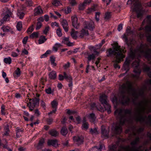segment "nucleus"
<instances>
[{
    "instance_id": "4be33fe9",
    "label": "nucleus",
    "mask_w": 151,
    "mask_h": 151,
    "mask_svg": "<svg viewBox=\"0 0 151 151\" xmlns=\"http://www.w3.org/2000/svg\"><path fill=\"white\" fill-rule=\"evenodd\" d=\"M49 134L52 136L55 137L58 136L59 134L58 132L55 129L50 130L49 131Z\"/></svg>"
},
{
    "instance_id": "cd10ccee",
    "label": "nucleus",
    "mask_w": 151,
    "mask_h": 151,
    "mask_svg": "<svg viewBox=\"0 0 151 151\" xmlns=\"http://www.w3.org/2000/svg\"><path fill=\"white\" fill-rule=\"evenodd\" d=\"M78 33V31H75V30L73 29H71L70 35L74 39H77L78 37L77 36V34Z\"/></svg>"
},
{
    "instance_id": "72a5a7b5",
    "label": "nucleus",
    "mask_w": 151,
    "mask_h": 151,
    "mask_svg": "<svg viewBox=\"0 0 151 151\" xmlns=\"http://www.w3.org/2000/svg\"><path fill=\"white\" fill-rule=\"evenodd\" d=\"M50 60L51 65L53 66H56L57 65V64L55 63V58L54 56H51L50 57Z\"/></svg>"
},
{
    "instance_id": "473e14b6",
    "label": "nucleus",
    "mask_w": 151,
    "mask_h": 151,
    "mask_svg": "<svg viewBox=\"0 0 151 151\" xmlns=\"http://www.w3.org/2000/svg\"><path fill=\"white\" fill-rule=\"evenodd\" d=\"M4 135L5 136H8L9 135L10 130L9 129V126L8 125L6 126L4 128Z\"/></svg>"
},
{
    "instance_id": "3c124183",
    "label": "nucleus",
    "mask_w": 151,
    "mask_h": 151,
    "mask_svg": "<svg viewBox=\"0 0 151 151\" xmlns=\"http://www.w3.org/2000/svg\"><path fill=\"white\" fill-rule=\"evenodd\" d=\"M42 26V24L40 22H38L37 23L36 29L37 30L40 29Z\"/></svg>"
},
{
    "instance_id": "6e6552de",
    "label": "nucleus",
    "mask_w": 151,
    "mask_h": 151,
    "mask_svg": "<svg viewBox=\"0 0 151 151\" xmlns=\"http://www.w3.org/2000/svg\"><path fill=\"white\" fill-rule=\"evenodd\" d=\"M139 61L135 60L132 63V66L134 68V72L138 75V76L133 75L132 77L136 78L137 79L139 78V76L141 72V70L139 67Z\"/></svg>"
},
{
    "instance_id": "f03ea898",
    "label": "nucleus",
    "mask_w": 151,
    "mask_h": 151,
    "mask_svg": "<svg viewBox=\"0 0 151 151\" xmlns=\"http://www.w3.org/2000/svg\"><path fill=\"white\" fill-rule=\"evenodd\" d=\"M121 88L122 90L121 91V96L122 97V99L121 103L123 105L128 106L129 104L130 99L128 97H127L125 99L126 96L124 94L126 92L129 93L130 91L133 90L132 84L130 82L128 81L122 84Z\"/></svg>"
},
{
    "instance_id": "e433bc0d",
    "label": "nucleus",
    "mask_w": 151,
    "mask_h": 151,
    "mask_svg": "<svg viewBox=\"0 0 151 151\" xmlns=\"http://www.w3.org/2000/svg\"><path fill=\"white\" fill-rule=\"evenodd\" d=\"M12 59L10 57H8L4 58V61L6 64H10L12 63Z\"/></svg>"
},
{
    "instance_id": "a878e982",
    "label": "nucleus",
    "mask_w": 151,
    "mask_h": 151,
    "mask_svg": "<svg viewBox=\"0 0 151 151\" xmlns=\"http://www.w3.org/2000/svg\"><path fill=\"white\" fill-rule=\"evenodd\" d=\"M57 76L56 73L55 71L52 70L50 72L49 75V78L51 79L54 80L56 78Z\"/></svg>"
},
{
    "instance_id": "603ef678",
    "label": "nucleus",
    "mask_w": 151,
    "mask_h": 151,
    "mask_svg": "<svg viewBox=\"0 0 151 151\" xmlns=\"http://www.w3.org/2000/svg\"><path fill=\"white\" fill-rule=\"evenodd\" d=\"M24 14L22 12H19L17 13V16L20 19H22L24 17Z\"/></svg>"
},
{
    "instance_id": "5fc2aeb1",
    "label": "nucleus",
    "mask_w": 151,
    "mask_h": 151,
    "mask_svg": "<svg viewBox=\"0 0 151 151\" xmlns=\"http://www.w3.org/2000/svg\"><path fill=\"white\" fill-rule=\"evenodd\" d=\"M45 91L46 93L47 94H51L53 92V91H52L50 87H49L47 88L46 89Z\"/></svg>"
},
{
    "instance_id": "1a4fd4ad",
    "label": "nucleus",
    "mask_w": 151,
    "mask_h": 151,
    "mask_svg": "<svg viewBox=\"0 0 151 151\" xmlns=\"http://www.w3.org/2000/svg\"><path fill=\"white\" fill-rule=\"evenodd\" d=\"M122 150H124L125 151H139V150L136 148L134 146H133L130 148L129 145L126 146L120 145L119 146V148L117 151H123Z\"/></svg>"
},
{
    "instance_id": "20e7f679",
    "label": "nucleus",
    "mask_w": 151,
    "mask_h": 151,
    "mask_svg": "<svg viewBox=\"0 0 151 151\" xmlns=\"http://www.w3.org/2000/svg\"><path fill=\"white\" fill-rule=\"evenodd\" d=\"M127 3L133 4V5L132 6L133 11L136 12L137 14V17L138 18L142 17L143 13L140 9L141 5L139 3V0H128Z\"/></svg>"
},
{
    "instance_id": "7c9ffc66",
    "label": "nucleus",
    "mask_w": 151,
    "mask_h": 151,
    "mask_svg": "<svg viewBox=\"0 0 151 151\" xmlns=\"http://www.w3.org/2000/svg\"><path fill=\"white\" fill-rule=\"evenodd\" d=\"M104 108L107 111L108 114H110L111 112V106L110 104H108V102L106 104H104Z\"/></svg>"
},
{
    "instance_id": "a211bd4d",
    "label": "nucleus",
    "mask_w": 151,
    "mask_h": 151,
    "mask_svg": "<svg viewBox=\"0 0 151 151\" xmlns=\"http://www.w3.org/2000/svg\"><path fill=\"white\" fill-rule=\"evenodd\" d=\"M99 100L102 104H106L107 102V96L104 94H102L100 96Z\"/></svg>"
},
{
    "instance_id": "4d7b16f0",
    "label": "nucleus",
    "mask_w": 151,
    "mask_h": 151,
    "mask_svg": "<svg viewBox=\"0 0 151 151\" xmlns=\"http://www.w3.org/2000/svg\"><path fill=\"white\" fill-rule=\"evenodd\" d=\"M40 106H41L44 110H45L46 108V105L45 103L42 100L40 101Z\"/></svg>"
},
{
    "instance_id": "de8ad7c7",
    "label": "nucleus",
    "mask_w": 151,
    "mask_h": 151,
    "mask_svg": "<svg viewBox=\"0 0 151 151\" xmlns=\"http://www.w3.org/2000/svg\"><path fill=\"white\" fill-rule=\"evenodd\" d=\"M5 106L4 104H2L1 107V114L4 115L6 114V113L5 112Z\"/></svg>"
},
{
    "instance_id": "4c0bfd02",
    "label": "nucleus",
    "mask_w": 151,
    "mask_h": 151,
    "mask_svg": "<svg viewBox=\"0 0 151 151\" xmlns=\"http://www.w3.org/2000/svg\"><path fill=\"white\" fill-rule=\"evenodd\" d=\"M89 118L91 122H94L96 119L95 114L93 113L90 114L89 116Z\"/></svg>"
},
{
    "instance_id": "f704fd0d",
    "label": "nucleus",
    "mask_w": 151,
    "mask_h": 151,
    "mask_svg": "<svg viewBox=\"0 0 151 151\" xmlns=\"http://www.w3.org/2000/svg\"><path fill=\"white\" fill-rule=\"evenodd\" d=\"M1 29H2V31L4 32H9L11 30V28L9 26L4 25L1 28Z\"/></svg>"
},
{
    "instance_id": "9d476101",
    "label": "nucleus",
    "mask_w": 151,
    "mask_h": 151,
    "mask_svg": "<svg viewBox=\"0 0 151 151\" xmlns=\"http://www.w3.org/2000/svg\"><path fill=\"white\" fill-rule=\"evenodd\" d=\"M89 35L88 30L84 27L78 33V36L80 38H83L85 36H88Z\"/></svg>"
},
{
    "instance_id": "39448f33",
    "label": "nucleus",
    "mask_w": 151,
    "mask_h": 151,
    "mask_svg": "<svg viewBox=\"0 0 151 151\" xmlns=\"http://www.w3.org/2000/svg\"><path fill=\"white\" fill-rule=\"evenodd\" d=\"M148 47V45L145 43L144 44H141L140 46L137 48L136 49L134 50H131L129 53V58H131L132 60H133L135 57L137 51L139 52L140 53L144 54L145 56V52L144 49Z\"/></svg>"
},
{
    "instance_id": "f3484780",
    "label": "nucleus",
    "mask_w": 151,
    "mask_h": 151,
    "mask_svg": "<svg viewBox=\"0 0 151 151\" xmlns=\"http://www.w3.org/2000/svg\"><path fill=\"white\" fill-rule=\"evenodd\" d=\"M47 145L48 146L52 145L55 147H57L58 146L57 140L56 139L49 140L47 142Z\"/></svg>"
},
{
    "instance_id": "13d9d810",
    "label": "nucleus",
    "mask_w": 151,
    "mask_h": 151,
    "mask_svg": "<svg viewBox=\"0 0 151 151\" xmlns=\"http://www.w3.org/2000/svg\"><path fill=\"white\" fill-rule=\"evenodd\" d=\"M86 6V4L83 2L82 4H80L79 6V10H83Z\"/></svg>"
},
{
    "instance_id": "412c9836",
    "label": "nucleus",
    "mask_w": 151,
    "mask_h": 151,
    "mask_svg": "<svg viewBox=\"0 0 151 151\" xmlns=\"http://www.w3.org/2000/svg\"><path fill=\"white\" fill-rule=\"evenodd\" d=\"M151 101L148 99H145L143 101H141L138 104V106H140L141 105V104L147 106L148 103H150Z\"/></svg>"
},
{
    "instance_id": "c756f323",
    "label": "nucleus",
    "mask_w": 151,
    "mask_h": 151,
    "mask_svg": "<svg viewBox=\"0 0 151 151\" xmlns=\"http://www.w3.org/2000/svg\"><path fill=\"white\" fill-rule=\"evenodd\" d=\"M52 107L53 109L57 110V109L58 105V103L56 100H54L51 103Z\"/></svg>"
},
{
    "instance_id": "e2e57ef3",
    "label": "nucleus",
    "mask_w": 151,
    "mask_h": 151,
    "mask_svg": "<svg viewBox=\"0 0 151 151\" xmlns=\"http://www.w3.org/2000/svg\"><path fill=\"white\" fill-rule=\"evenodd\" d=\"M50 29V27L49 26L46 27L44 30H43V33L46 35H47L48 32L49 31Z\"/></svg>"
},
{
    "instance_id": "052dcab7",
    "label": "nucleus",
    "mask_w": 151,
    "mask_h": 151,
    "mask_svg": "<svg viewBox=\"0 0 151 151\" xmlns=\"http://www.w3.org/2000/svg\"><path fill=\"white\" fill-rule=\"evenodd\" d=\"M60 46V44L56 43L55 44V46L53 47V50L55 52H57L58 50V48Z\"/></svg>"
},
{
    "instance_id": "2f4dec72",
    "label": "nucleus",
    "mask_w": 151,
    "mask_h": 151,
    "mask_svg": "<svg viewBox=\"0 0 151 151\" xmlns=\"http://www.w3.org/2000/svg\"><path fill=\"white\" fill-rule=\"evenodd\" d=\"M47 40L45 36L43 35L41 36L39 39L38 40V43L40 44L44 43Z\"/></svg>"
},
{
    "instance_id": "774afa93",
    "label": "nucleus",
    "mask_w": 151,
    "mask_h": 151,
    "mask_svg": "<svg viewBox=\"0 0 151 151\" xmlns=\"http://www.w3.org/2000/svg\"><path fill=\"white\" fill-rule=\"evenodd\" d=\"M34 30L33 25H32L30 27H29L27 30L28 33L32 32Z\"/></svg>"
},
{
    "instance_id": "5701e85b",
    "label": "nucleus",
    "mask_w": 151,
    "mask_h": 151,
    "mask_svg": "<svg viewBox=\"0 0 151 151\" xmlns=\"http://www.w3.org/2000/svg\"><path fill=\"white\" fill-rule=\"evenodd\" d=\"M101 131L102 134L103 136L107 138L108 137L109 131L106 130L103 126L101 127Z\"/></svg>"
},
{
    "instance_id": "6e6d98bb",
    "label": "nucleus",
    "mask_w": 151,
    "mask_h": 151,
    "mask_svg": "<svg viewBox=\"0 0 151 151\" xmlns=\"http://www.w3.org/2000/svg\"><path fill=\"white\" fill-rule=\"evenodd\" d=\"M100 14V12H96V13L95 19L97 22H98L99 21Z\"/></svg>"
},
{
    "instance_id": "393cba45",
    "label": "nucleus",
    "mask_w": 151,
    "mask_h": 151,
    "mask_svg": "<svg viewBox=\"0 0 151 151\" xmlns=\"http://www.w3.org/2000/svg\"><path fill=\"white\" fill-rule=\"evenodd\" d=\"M139 141V137H137L135 138L134 140L132 141L130 143V145L133 146H134V145H136L137 144ZM137 149L135 146H134ZM141 147L139 146L138 148H137V149H138L139 150L140 148Z\"/></svg>"
},
{
    "instance_id": "58836bf2",
    "label": "nucleus",
    "mask_w": 151,
    "mask_h": 151,
    "mask_svg": "<svg viewBox=\"0 0 151 151\" xmlns=\"http://www.w3.org/2000/svg\"><path fill=\"white\" fill-rule=\"evenodd\" d=\"M86 27V29H92L94 27V23L92 22H91L88 24L85 27Z\"/></svg>"
},
{
    "instance_id": "a19ab883",
    "label": "nucleus",
    "mask_w": 151,
    "mask_h": 151,
    "mask_svg": "<svg viewBox=\"0 0 151 151\" xmlns=\"http://www.w3.org/2000/svg\"><path fill=\"white\" fill-rule=\"evenodd\" d=\"M39 33L37 32H34L29 35V37L31 38H37L38 37Z\"/></svg>"
},
{
    "instance_id": "bf43d9fd",
    "label": "nucleus",
    "mask_w": 151,
    "mask_h": 151,
    "mask_svg": "<svg viewBox=\"0 0 151 151\" xmlns=\"http://www.w3.org/2000/svg\"><path fill=\"white\" fill-rule=\"evenodd\" d=\"M148 121L146 122V123L149 125H151V114L149 115L147 117V119Z\"/></svg>"
},
{
    "instance_id": "c03bdc74",
    "label": "nucleus",
    "mask_w": 151,
    "mask_h": 151,
    "mask_svg": "<svg viewBox=\"0 0 151 151\" xmlns=\"http://www.w3.org/2000/svg\"><path fill=\"white\" fill-rule=\"evenodd\" d=\"M56 33L58 36L59 37L62 36L63 34L62 32V30L61 28L59 27L56 30Z\"/></svg>"
},
{
    "instance_id": "a18cd8bd",
    "label": "nucleus",
    "mask_w": 151,
    "mask_h": 151,
    "mask_svg": "<svg viewBox=\"0 0 151 151\" xmlns=\"http://www.w3.org/2000/svg\"><path fill=\"white\" fill-rule=\"evenodd\" d=\"M89 124L87 122H83L82 125L83 129L85 130H87L88 128Z\"/></svg>"
},
{
    "instance_id": "9b49d317",
    "label": "nucleus",
    "mask_w": 151,
    "mask_h": 151,
    "mask_svg": "<svg viewBox=\"0 0 151 151\" xmlns=\"http://www.w3.org/2000/svg\"><path fill=\"white\" fill-rule=\"evenodd\" d=\"M6 14L4 16L3 19L1 20L0 22L1 25L4 23V21L9 20L10 17L12 15V13L10 10L8 9H7L6 11Z\"/></svg>"
},
{
    "instance_id": "864d4df0",
    "label": "nucleus",
    "mask_w": 151,
    "mask_h": 151,
    "mask_svg": "<svg viewBox=\"0 0 151 151\" xmlns=\"http://www.w3.org/2000/svg\"><path fill=\"white\" fill-rule=\"evenodd\" d=\"M95 11H96V10L95 7H93L90 8L88 9L87 11V14H90Z\"/></svg>"
},
{
    "instance_id": "79ce46f5",
    "label": "nucleus",
    "mask_w": 151,
    "mask_h": 151,
    "mask_svg": "<svg viewBox=\"0 0 151 151\" xmlns=\"http://www.w3.org/2000/svg\"><path fill=\"white\" fill-rule=\"evenodd\" d=\"M22 22H18L17 24L16 27L17 29L20 31L21 30L22 28Z\"/></svg>"
},
{
    "instance_id": "f8f14e48",
    "label": "nucleus",
    "mask_w": 151,
    "mask_h": 151,
    "mask_svg": "<svg viewBox=\"0 0 151 151\" xmlns=\"http://www.w3.org/2000/svg\"><path fill=\"white\" fill-rule=\"evenodd\" d=\"M74 142L79 146L83 144V137L82 136H75L73 137Z\"/></svg>"
},
{
    "instance_id": "2eb2a0df",
    "label": "nucleus",
    "mask_w": 151,
    "mask_h": 151,
    "mask_svg": "<svg viewBox=\"0 0 151 151\" xmlns=\"http://www.w3.org/2000/svg\"><path fill=\"white\" fill-rule=\"evenodd\" d=\"M131 62V60L129 58H126L123 65V67L125 70L127 71L129 70V65Z\"/></svg>"
},
{
    "instance_id": "dca6fc26",
    "label": "nucleus",
    "mask_w": 151,
    "mask_h": 151,
    "mask_svg": "<svg viewBox=\"0 0 151 151\" xmlns=\"http://www.w3.org/2000/svg\"><path fill=\"white\" fill-rule=\"evenodd\" d=\"M61 24L64 31L67 32L68 31L69 26L67 20L63 19L61 22Z\"/></svg>"
},
{
    "instance_id": "ddd939ff",
    "label": "nucleus",
    "mask_w": 151,
    "mask_h": 151,
    "mask_svg": "<svg viewBox=\"0 0 151 151\" xmlns=\"http://www.w3.org/2000/svg\"><path fill=\"white\" fill-rule=\"evenodd\" d=\"M72 26L75 28L78 29L80 27V24L78 22V18L76 16L74 15L71 17Z\"/></svg>"
},
{
    "instance_id": "423d86ee",
    "label": "nucleus",
    "mask_w": 151,
    "mask_h": 151,
    "mask_svg": "<svg viewBox=\"0 0 151 151\" xmlns=\"http://www.w3.org/2000/svg\"><path fill=\"white\" fill-rule=\"evenodd\" d=\"M137 110V116L135 117V120L137 122H144L145 120V118L146 116L145 117L143 116L141 114L142 113H144L146 110V109L147 106H144L143 104H141L140 106H139Z\"/></svg>"
},
{
    "instance_id": "7ed1b4c3",
    "label": "nucleus",
    "mask_w": 151,
    "mask_h": 151,
    "mask_svg": "<svg viewBox=\"0 0 151 151\" xmlns=\"http://www.w3.org/2000/svg\"><path fill=\"white\" fill-rule=\"evenodd\" d=\"M122 110L116 109L114 111V115L115 116H119L120 124L119 125H116L114 127V131L116 134H119L122 131V127L120 125H123L125 122L126 119L125 115L122 114Z\"/></svg>"
},
{
    "instance_id": "4468645a",
    "label": "nucleus",
    "mask_w": 151,
    "mask_h": 151,
    "mask_svg": "<svg viewBox=\"0 0 151 151\" xmlns=\"http://www.w3.org/2000/svg\"><path fill=\"white\" fill-rule=\"evenodd\" d=\"M63 75H64L65 78L66 79L68 82H69V83L68 84V86L71 89L73 85V79L72 77L69 75L67 74L65 72H64Z\"/></svg>"
},
{
    "instance_id": "49530a36",
    "label": "nucleus",
    "mask_w": 151,
    "mask_h": 151,
    "mask_svg": "<svg viewBox=\"0 0 151 151\" xmlns=\"http://www.w3.org/2000/svg\"><path fill=\"white\" fill-rule=\"evenodd\" d=\"M111 13L110 12H107L105 14V19L108 20L111 18Z\"/></svg>"
},
{
    "instance_id": "0e129e2a",
    "label": "nucleus",
    "mask_w": 151,
    "mask_h": 151,
    "mask_svg": "<svg viewBox=\"0 0 151 151\" xmlns=\"http://www.w3.org/2000/svg\"><path fill=\"white\" fill-rule=\"evenodd\" d=\"M124 113L125 114H130L132 113V109H126L124 110Z\"/></svg>"
},
{
    "instance_id": "aec40b11",
    "label": "nucleus",
    "mask_w": 151,
    "mask_h": 151,
    "mask_svg": "<svg viewBox=\"0 0 151 151\" xmlns=\"http://www.w3.org/2000/svg\"><path fill=\"white\" fill-rule=\"evenodd\" d=\"M24 129L21 128L20 129L19 128H17L16 131V136L17 138L20 137L21 136L22 132H23Z\"/></svg>"
},
{
    "instance_id": "0eeeda50",
    "label": "nucleus",
    "mask_w": 151,
    "mask_h": 151,
    "mask_svg": "<svg viewBox=\"0 0 151 151\" xmlns=\"http://www.w3.org/2000/svg\"><path fill=\"white\" fill-rule=\"evenodd\" d=\"M39 99L36 97L29 100V102L27 103V106L30 111H33L35 107L39 106Z\"/></svg>"
},
{
    "instance_id": "ea45409f",
    "label": "nucleus",
    "mask_w": 151,
    "mask_h": 151,
    "mask_svg": "<svg viewBox=\"0 0 151 151\" xmlns=\"http://www.w3.org/2000/svg\"><path fill=\"white\" fill-rule=\"evenodd\" d=\"M90 133L92 134H98V132L96 128L94 129L91 128L90 129Z\"/></svg>"
},
{
    "instance_id": "f257e3e1",
    "label": "nucleus",
    "mask_w": 151,
    "mask_h": 151,
    "mask_svg": "<svg viewBox=\"0 0 151 151\" xmlns=\"http://www.w3.org/2000/svg\"><path fill=\"white\" fill-rule=\"evenodd\" d=\"M120 47L118 43H114L112 47V49H108L106 52V55L107 57H111L112 55L115 56L116 60L113 61L115 63L114 64V66L115 68H118L119 69L120 68L118 63H120L123 60V58L125 57V55L122 53Z\"/></svg>"
},
{
    "instance_id": "c85d7f7f",
    "label": "nucleus",
    "mask_w": 151,
    "mask_h": 151,
    "mask_svg": "<svg viewBox=\"0 0 151 151\" xmlns=\"http://www.w3.org/2000/svg\"><path fill=\"white\" fill-rule=\"evenodd\" d=\"M68 132L67 128L65 127H63L60 131L61 134L63 136H65Z\"/></svg>"
},
{
    "instance_id": "69168bd1",
    "label": "nucleus",
    "mask_w": 151,
    "mask_h": 151,
    "mask_svg": "<svg viewBox=\"0 0 151 151\" xmlns=\"http://www.w3.org/2000/svg\"><path fill=\"white\" fill-rule=\"evenodd\" d=\"M60 2L58 0H53L52 2V4L55 6H58Z\"/></svg>"
},
{
    "instance_id": "680f3d73",
    "label": "nucleus",
    "mask_w": 151,
    "mask_h": 151,
    "mask_svg": "<svg viewBox=\"0 0 151 151\" xmlns=\"http://www.w3.org/2000/svg\"><path fill=\"white\" fill-rule=\"evenodd\" d=\"M15 73L18 76H19L21 74L20 69L19 68H17L15 70Z\"/></svg>"
},
{
    "instance_id": "b1692460",
    "label": "nucleus",
    "mask_w": 151,
    "mask_h": 151,
    "mask_svg": "<svg viewBox=\"0 0 151 151\" xmlns=\"http://www.w3.org/2000/svg\"><path fill=\"white\" fill-rule=\"evenodd\" d=\"M63 42L68 46H71L73 45V43L69 41V37H64Z\"/></svg>"
},
{
    "instance_id": "c9c22d12",
    "label": "nucleus",
    "mask_w": 151,
    "mask_h": 151,
    "mask_svg": "<svg viewBox=\"0 0 151 151\" xmlns=\"http://www.w3.org/2000/svg\"><path fill=\"white\" fill-rule=\"evenodd\" d=\"M45 142L44 139L43 138L41 139L39 141L37 147L38 149H40L42 147L43 144Z\"/></svg>"
},
{
    "instance_id": "6ab92c4d",
    "label": "nucleus",
    "mask_w": 151,
    "mask_h": 151,
    "mask_svg": "<svg viewBox=\"0 0 151 151\" xmlns=\"http://www.w3.org/2000/svg\"><path fill=\"white\" fill-rule=\"evenodd\" d=\"M43 13V11L40 6H39L34 9V15L35 16L40 15Z\"/></svg>"
},
{
    "instance_id": "bb28decb",
    "label": "nucleus",
    "mask_w": 151,
    "mask_h": 151,
    "mask_svg": "<svg viewBox=\"0 0 151 151\" xmlns=\"http://www.w3.org/2000/svg\"><path fill=\"white\" fill-rule=\"evenodd\" d=\"M143 70L144 72H147L148 76L150 78H151V68L149 67L146 66L143 69Z\"/></svg>"
},
{
    "instance_id": "09e8293b",
    "label": "nucleus",
    "mask_w": 151,
    "mask_h": 151,
    "mask_svg": "<svg viewBox=\"0 0 151 151\" xmlns=\"http://www.w3.org/2000/svg\"><path fill=\"white\" fill-rule=\"evenodd\" d=\"M95 55L93 54L89 55L87 58L88 61H90L91 60H93L95 58Z\"/></svg>"
},
{
    "instance_id": "338daca9",
    "label": "nucleus",
    "mask_w": 151,
    "mask_h": 151,
    "mask_svg": "<svg viewBox=\"0 0 151 151\" xmlns=\"http://www.w3.org/2000/svg\"><path fill=\"white\" fill-rule=\"evenodd\" d=\"M145 30L146 32H151V27L147 25L145 27Z\"/></svg>"
},
{
    "instance_id": "37998d69",
    "label": "nucleus",
    "mask_w": 151,
    "mask_h": 151,
    "mask_svg": "<svg viewBox=\"0 0 151 151\" xmlns=\"http://www.w3.org/2000/svg\"><path fill=\"white\" fill-rule=\"evenodd\" d=\"M118 147V145H112L110 148V151H116Z\"/></svg>"
},
{
    "instance_id": "8fccbe9b",
    "label": "nucleus",
    "mask_w": 151,
    "mask_h": 151,
    "mask_svg": "<svg viewBox=\"0 0 151 151\" xmlns=\"http://www.w3.org/2000/svg\"><path fill=\"white\" fill-rule=\"evenodd\" d=\"M25 4L27 6H32L33 4V3L31 0H27Z\"/></svg>"
}]
</instances>
